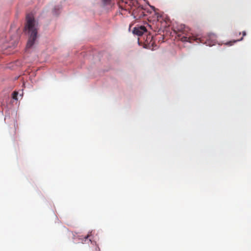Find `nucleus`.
<instances>
[{
	"instance_id": "nucleus-5",
	"label": "nucleus",
	"mask_w": 251,
	"mask_h": 251,
	"mask_svg": "<svg viewBox=\"0 0 251 251\" xmlns=\"http://www.w3.org/2000/svg\"><path fill=\"white\" fill-rule=\"evenodd\" d=\"M216 42V36L214 34H209L205 37L204 43L207 46H212L215 45Z\"/></svg>"
},
{
	"instance_id": "nucleus-10",
	"label": "nucleus",
	"mask_w": 251,
	"mask_h": 251,
	"mask_svg": "<svg viewBox=\"0 0 251 251\" xmlns=\"http://www.w3.org/2000/svg\"><path fill=\"white\" fill-rule=\"evenodd\" d=\"M242 34H243V36H244L246 35V33L245 31H243Z\"/></svg>"
},
{
	"instance_id": "nucleus-6",
	"label": "nucleus",
	"mask_w": 251,
	"mask_h": 251,
	"mask_svg": "<svg viewBox=\"0 0 251 251\" xmlns=\"http://www.w3.org/2000/svg\"><path fill=\"white\" fill-rule=\"evenodd\" d=\"M147 30L144 26L135 27L133 30V33L138 36L143 35L144 33H147Z\"/></svg>"
},
{
	"instance_id": "nucleus-7",
	"label": "nucleus",
	"mask_w": 251,
	"mask_h": 251,
	"mask_svg": "<svg viewBox=\"0 0 251 251\" xmlns=\"http://www.w3.org/2000/svg\"><path fill=\"white\" fill-rule=\"evenodd\" d=\"M243 37H242L241 39H240L239 40H233V41H230V42H227L226 44L227 45H229V46H231L232 45V43H235L237 41H242L243 40Z\"/></svg>"
},
{
	"instance_id": "nucleus-2",
	"label": "nucleus",
	"mask_w": 251,
	"mask_h": 251,
	"mask_svg": "<svg viewBox=\"0 0 251 251\" xmlns=\"http://www.w3.org/2000/svg\"><path fill=\"white\" fill-rule=\"evenodd\" d=\"M132 3L131 9H132V15L135 19L137 20L140 19L141 18L146 16L145 13V9H144L142 6L139 5L137 1H130ZM131 4L129 3V5Z\"/></svg>"
},
{
	"instance_id": "nucleus-8",
	"label": "nucleus",
	"mask_w": 251,
	"mask_h": 251,
	"mask_svg": "<svg viewBox=\"0 0 251 251\" xmlns=\"http://www.w3.org/2000/svg\"><path fill=\"white\" fill-rule=\"evenodd\" d=\"M18 93L17 92H14L13 93V96L12 98L13 99H15L16 100H18L17 96H18Z\"/></svg>"
},
{
	"instance_id": "nucleus-12",
	"label": "nucleus",
	"mask_w": 251,
	"mask_h": 251,
	"mask_svg": "<svg viewBox=\"0 0 251 251\" xmlns=\"http://www.w3.org/2000/svg\"><path fill=\"white\" fill-rule=\"evenodd\" d=\"M88 237V236L87 235V236L85 237V238L87 239Z\"/></svg>"
},
{
	"instance_id": "nucleus-3",
	"label": "nucleus",
	"mask_w": 251,
	"mask_h": 251,
	"mask_svg": "<svg viewBox=\"0 0 251 251\" xmlns=\"http://www.w3.org/2000/svg\"><path fill=\"white\" fill-rule=\"evenodd\" d=\"M185 31H186V30L184 29L182 31L177 33V36L179 38V40L183 42H188L190 43H192L193 41L197 40L195 37L191 36L189 34H186Z\"/></svg>"
},
{
	"instance_id": "nucleus-9",
	"label": "nucleus",
	"mask_w": 251,
	"mask_h": 251,
	"mask_svg": "<svg viewBox=\"0 0 251 251\" xmlns=\"http://www.w3.org/2000/svg\"><path fill=\"white\" fill-rule=\"evenodd\" d=\"M109 0H104L103 1L105 3H107L109 2Z\"/></svg>"
},
{
	"instance_id": "nucleus-4",
	"label": "nucleus",
	"mask_w": 251,
	"mask_h": 251,
	"mask_svg": "<svg viewBox=\"0 0 251 251\" xmlns=\"http://www.w3.org/2000/svg\"><path fill=\"white\" fill-rule=\"evenodd\" d=\"M145 47L149 49L153 50L155 45V42L153 40V37L150 34L146 36V38L144 39Z\"/></svg>"
},
{
	"instance_id": "nucleus-11",
	"label": "nucleus",
	"mask_w": 251,
	"mask_h": 251,
	"mask_svg": "<svg viewBox=\"0 0 251 251\" xmlns=\"http://www.w3.org/2000/svg\"><path fill=\"white\" fill-rule=\"evenodd\" d=\"M151 7H152V9H155L154 7H153V6H151Z\"/></svg>"
},
{
	"instance_id": "nucleus-1",
	"label": "nucleus",
	"mask_w": 251,
	"mask_h": 251,
	"mask_svg": "<svg viewBox=\"0 0 251 251\" xmlns=\"http://www.w3.org/2000/svg\"><path fill=\"white\" fill-rule=\"evenodd\" d=\"M26 21L25 29L28 31L29 34V37L26 44V48H30L34 45L37 38L38 26V23L35 20L32 14H28L26 15Z\"/></svg>"
}]
</instances>
